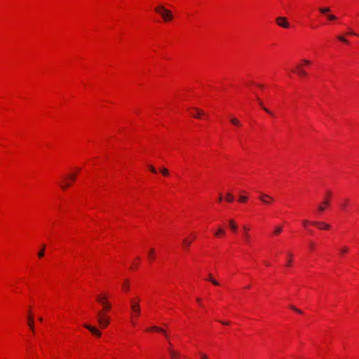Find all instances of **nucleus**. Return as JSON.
I'll list each match as a JSON object with an SVG mask.
<instances>
[{
    "label": "nucleus",
    "mask_w": 359,
    "mask_h": 359,
    "mask_svg": "<svg viewBox=\"0 0 359 359\" xmlns=\"http://www.w3.org/2000/svg\"><path fill=\"white\" fill-rule=\"evenodd\" d=\"M155 11L160 14L165 22L171 20L173 18L172 12L170 10L165 8L163 6H158L156 7Z\"/></svg>",
    "instance_id": "obj_1"
},
{
    "label": "nucleus",
    "mask_w": 359,
    "mask_h": 359,
    "mask_svg": "<svg viewBox=\"0 0 359 359\" xmlns=\"http://www.w3.org/2000/svg\"><path fill=\"white\" fill-rule=\"evenodd\" d=\"M97 322L102 328L107 327L110 323L109 318L102 311H98L97 313Z\"/></svg>",
    "instance_id": "obj_2"
},
{
    "label": "nucleus",
    "mask_w": 359,
    "mask_h": 359,
    "mask_svg": "<svg viewBox=\"0 0 359 359\" xmlns=\"http://www.w3.org/2000/svg\"><path fill=\"white\" fill-rule=\"evenodd\" d=\"M326 196L327 197L324 199V201L318 206L317 210L319 213L323 212L325 210L326 207L330 205L329 198L331 196V192L327 191Z\"/></svg>",
    "instance_id": "obj_3"
},
{
    "label": "nucleus",
    "mask_w": 359,
    "mask_h": 359,
    "mask_svg": "<svg viewBox=\"0 0 359 359\" xmlns=\"http://www.w3.org/2000/svg\"><path fill=\"white\" fill-rule=\"evenodd\" d=\"M312 225L316 226L320 230H329L331 226L324 222L314 221L312 222Z\"/></svg>",
    "instance_id": "obj_4"
},
{
    "label": "nucleus",
    "mask_w": 359,
    "mask_h": 359,
    "mask_svg": "<svg viewBox=\"0 0 359 359\" xmlns=\"http://www.w3.org/2000/svg\"><path fill=\"white\" fill-rule=\"evenodd\" d=\"M84 327L88 329L95 336L100 337L102 335V333L100 330H98L95 327L91 326L88 324H84Z\"/></svg>",
    "instance_id": "obj_5"
},
{
    "label": "nucleus",
    "mask_w": 359,
    "mask_h": 359,
    "mask_svg": "<svg viewBox=\"0 0 359 359\" xmlns=\"http://www.w3.org/2000/svg\"><path fill=\"white\" fill-rule=\"evenodd\" d=\"M277 24L283 28H288L290 27V24L287 22L286 18L285 17H278L276 18Z\"/></svg>",
    "instance_id": "obj_6"
},
{
    "label": "nucleus",
    "mask_w": 359,
    "mask_h": 359,
    "mask_svg": "<svg viewBox=\"0 0 359 359\" xmlns=\"http://www.w3.org/2000/svg\"><path fill=\"white\" fill-rule=\"evenodd\" d=\"M250 230V228L248 225H244L243 226V237L244 240L246 244H251V241L250 239V236L248 234V231Z\"/></svg>",
    "instance_id": "obj_7"
},
{
    "label": "nucleus",
    "mask_w": 359,
    "mask_h": 359,
    "mask_svg": "<svg viewBox=\"0 0 359 359\" xmlns=\"http://www.w3.org/2000/svg\"><path fill=\"white\" fill-rule=\"evenodd\" d=\"M131 309L134 313L135 316H138L140 313V305L137 302H135V301H131Z\"/></svg>",
    "instance_id": "obj_8"
},
{
    "label": "nucleus",
    "mask_w": 359,
    "mask_h": 359,
    "mask_svg": "<svg viewBox=\"0 0 359 359\" xmlns=\"http://www.w3.org/2000/svg\"><path fill=\"white\" fill-rule=\"evenodd\" d=\"M259 199L265 204H269L273 201V198L266 194L261 193Z\"/></svg>",
    "instance_id": "obj_9"
},
{
    "label": "nucleus",
    "mask_w": 359,
    "mask_h": 359,
    "mask_svg": "<svg viewBox=\"0 0 359 359\" xmlns=\"http://www.w3.org/2000/svg\"><path fill=\"white\" fill-rule=\"evenodd\" d=\"M228 223H229V229H231V231L233 233H236L238 231V225H237L236 222H235V220L229 219Z\"/></svg>",
    "instance_id": "obj_10"
},
{
    "label": "nucleus",
    "mask_w": 359,
    "mask_h": 359,
    "mask_svg": "<svg viewBox=\"0 0 359 359\" xmlns=\"http://www.w3.org/2000/svg\"><path fill=\"white\" fill-rule=\"evenodd\" d=\"M296 73L302 77L307 76L306 72L302 68L301 65H298L296 66Z\"/></svg>",
    "instance_id": "obj_11"
},
{
    "label": "nucleus",
    "mask_w": 359,
    "mask_h": 359,
    "mask_svg": "<svg viewBox=\"0 0 359 359\" xmlns=\"http://www.w3.org/2000/svg\"><path fill=\"white\" fill-rule=\"evenodd\" d=\"M27 319H28V326H29V327L30 328V330L32 332H34V318L31 315L30 311L28 313Z\"/></svg>",
    "instance_id": "obj_12"
},
{
    "label": "nucleus",
    "mask_w": 359,
    "mask_h": 359,
    "mask_svg": "<svg viewBox=\"0 0 359 359\" xmlns=\"http://www.w3.org/2000/svg\"><path fill=\"white\" fill-rule=\"evenodd\" d=\"M283 230V226L281 224L276 225L273 228V231L272 232V235L278 236L279 235Z\"/></svg>",
    "instance_id": "obj_13"
},
{
    "label": "nucleus",
    "mask_w": 359,
    "mask_h": 359,
    "mask_svg": "<svg viewBox=\"0 0 359 359\" xmlns=\"http://www.w3.org/2000/svg\"><path fill=\"white\" fill-rule=\"evenodd\" d=\"M225 234H226V231L222 226H219L217 230L214 233V235L217 238L224 236H225Z\"/></svg>",
    "instance_id": "obj_14"
},
{
    "label": "nucleus",
    "mask_w": 359,
    "mask_h": 359,
    "mask_svg": "<svg viewBox=\"0 0 359 359\" xmlns=\"http://www.w3.org/2000/svg\"><path fill=\"white\" fill-rule=\"evenodd\" d=\"M194 110L196 111V114H193V116H194V118H201V116L203 114H204V111H203V110H201V109H197V108H194Z\"/></svg>",
    "instance_id": "obj_15"
},
{
    "label": "nucleus",
    "mask_w": 359,
    "mask_h": 359,
    "mask_svg": "<svg viewBox=\"0 0 359 359\" xmlns=\"http://www.w3.org/2000/svg\"><path fill=\"white\" fill-rule=\"evenodd\" d=\"M170 355L172 359H177L178 358L180 357V353L172 350V349L170 350Z\"/></svg>",
    "instance_id": "obj_16"
},
{
    "label": "nucleus",
    "mask_w": 359,
    "mask_h": 359,
    "mask_svg": "<svg viewBox=\"0 0 359 359\" xmlns=\"http://www.w3.org/2000/svg\"><path fill=\"white\" fill-rule=\"evenodd\" d=\"M257 100H258V102H259V104L263 108V109L266 112L268 113L269 114L271 115V116H274V114H273V112L271 111H270L269 109H268L267 108H266L264 105H263V102L261 100H259V98H257Z\"/></svg>",
    "instance_id": "obj_17"
},
{
    "label": "nucleus",
    "mask_w": 359,
    "mask_h": 359,
    "mask_svg": "<svg viewBox=\"0 0 359 359\" xmlns=\"http://www.w3.org/2000/svg\"><path fill=\"white\" fill-rule=\"evenodd\" d=\"M319 11L322 14H327L330 11V9L329 7L320 8Z\"/></svg>",
    "instance_id": "obj_18"
},
{
    "label": "nucleus",
    "mask_w": 359,
    "mask_h": 359,
    "mask_svg": "<svg viewBox=\"0 0 359 359\" xmlns=\"http://www.w3.org/2000/svg\"><path fill=\"white\" fill-rule=\"evenodd\" d=\"M231 122L232 124L235 125V126H241V123L240 122V121L236 118H233L231 119Z\"/></svg>",
    "instance_id": "obj_19"
},
{
    "label": "nucleus",
    "mask_w": 359,
    "mask_h": 359,
    "mask_svg": "<svg viewBox=\"0 0 359 359\" xmlns=\"http://www.w3.org/2000/svg\"><path fill=\"white\" fill-rule=\"evenodd\" d=\"M107 299V297L105 296H97V301H98L99 302H100L102 305H103V302H106L105 299Z\"/></svg>",
    "instance_id": "obj_20"
},
{
    "label": "nucleus",
    "mask_w": 359,
    "mask_h": 359,
    "mask_svg": "<svg viewBox=\"0 0 359 359\" xmlns=\"http://www.w3.org/2000/svg\"><path fill=\"white\" fill-rule=\"evenodd\" d=\"M226 201L229 202H232L234 200L233 196L231 193H228L226 196Z\"/></svg>",
    "instance_id": "obj_21"
},
{
    "label": "nucleus",
    "mask_w": 359,
    "mask_h": 359,
    "mask_svg": "<svg viewBox=\"0 0 359 359\" xmlns=\"http://www.w3.org/2000/svg\"><path fill=\"white\" fill-rule=\"evenodd\" d=\"M208 280L211 281L215 285H219V283L212 278L211 274L208 275Z\"/></svg>",
    "instance_id": "obj_22"
},
{
    "label": "nucleus",
    "mask_w": 359,
    "mask_h": 359,
    "mask_svg": "<svg viewBox=\"0 0 359 359\" xmlns=\"http://www.w3.org/2000/svg\"><path fill=\"white\" fill-rule=\"evenodd\" d=\"M160 172H161L162 173V175H164V176H168V175H169V171H168V169H166V168H161V169H160Z\"/></svg>",
    "instance_id": "obj_23"
},
{
    "label": "nucleus",
    "mask_w": 359,
    "mask_h": 359,
    "mask_svg": "<svg viewBox=\"0 0 359 359\" xmlns=\"http://www.w3.org/2000/svg\"><path fill=\"white\" fill-rule=\"evenodd\" d=\"M312 222H311V221H309V220L304 219V220H303V221H302V224H303V226H304L306 229H307L308 225H309V224H312Z\"/></svg>",
    "instance_id": "obj_24"
},
{
    "label": "nucleus",
    "mask_w": 359,
    "mask_h": 359,
    "mask_svg": "<svg viewBox=\"0 0 359 359\" xmlns=\"http://www.w3.org/2000/svg\"><path fill=\"white\" fill-rule=\"evenodd\" d=\"M150 330H156V331H158V332H161L163 334H165V330H163L162 328H160V327H156V326H154V327H151Z\"/></svg>",
    "instance_id": "obj_25"
},
{
    "label": "nucleus",
    "mask_w": 359,
    "mask_h": 359,
    "mask_svg": "<svg viewBox=\"0 0 359 359\" xmlns=\"http://www.w3.org/2000/svg\"><path fill=\"white\" fill-rule=\"evenodd\" d=\"M327 18L330 21H334V20H337V17L332 14H327Z\"/></svg>",
    "instance_id": "obj_26"
},
{
    "label": "nucleus",
    "mask_w": 359,
    "mask_h": 359,
    "mask_svg": "<svg viewBox=\"0 0 359 359\" xmlns=\"http://www.w3.org/2000/svg\"><path fill=\"white\" fill-rule=\"evenodd\" d=\"M103 306L105 310H109L111 309V305L109 302H103Z\"/></svg>",
    "instance_id": "obj_27"
},
{
    "label": "nucleus",
    "mask_w": 359,
    "mask_h": 359,
    "mask_svg": "<svg viewBox=\"0 0 359 359\" xmlns=\"http://www.w3.org/2000/svg\"><path fill=\"white\" fill-rule=\"evenodd\" d=\"M337 39H338L339 41H342V42H344V43H348V40H347L346 39H345V38H344V36H337Z\"/></svg>",
    "instance_id": "obj_28"
},
{
    "label": "nucleus",
    "mask_w": 359,
    "mask_h": 359,
    "mask_svg": "<svg viewBox=\"0 0 359 359\" xmlns=\"http://www.w3.org/2000/svg\"><path fill=\"white\" fill-rule=\"evenodd\" d=\"M199 355H200L201 359H209L208 356L205 353H200Z\"/></svg>",
    "instance_id": "obj_29"
},
{
    "label": "nucleus",
    "mask_w": 359,
    "mask_h": 359,
    "mask_svg": "<svg viewBox=\"0 0 359 359\" xmlns=\"http://www.w3.org/2000/svg\"><path fill=\"white\" fill-rule=\"evenodd\" d=\"M247 200H248V198H247L246 196H241V197L239 198V201H240V202H241V203H244V202H245Z\"/></svg>",
    "instance_id": "obj_30"
},
{
    "label": "nucleus",
    "mask_w": 359,
    "mask_h": 359,
    "mask_svg": "<svg viewBox=\"0 0 359 359\" xmlns=\"http://www.w3.org/2000/svg\"><path fill=\"white\" fill-rule=\"evenodd\" d=\"M149 170H150L153 173H156V170L155 169V168H154L153 165H149Z\"/></svg>",
    "instance_id": "obj_31"
},
{
    "label": "nucleus",
    "mask_w": 359,
    "mask_h": 359,
    "mask_svg": "<svg viewBox=\"0 0 359 359\" xmlns=\"http://www.w3.org/2000/svg\"><path fill=\"white\" fill-rule=\"evenodd\" d=\"M69 183H64L62 184H61V187L63 189H66L67 187H69Z\"/></svg>",
    "instance_id": "obj_32"
},
{
    "label": "nucleus",
    "mask_w": 359,
    "mask_h": 359,
    "mask_svg": "<svg viewBox=\"0 0 359 359\" xmlns=\"http://www.w3.org/2000/svg\"><path fill=\"white\" fill-rule=\"evenodd\" d=\"M290 308H291L292 309H293L294 311H296V312H297V313H302V311L301 310H299V309H298L295 308V307H294V306H290Z\"/></svg>",
    "instance_id": "obj_33"
},
{
    "label": "nucleus",
    "mask_w": 359,
    "mask_h": 359,
    "mask_svg": "<svg viewBox=\"0 0 359 359\" xmlns=\"http://www.w3.org/2000/svg\"><path fill=\"white\" fill-rule=\"evenodd\" d=\"M68 179L74 181L76 180V175H70L67 177Z\"/></svg>",
    "instance_id": "obj_34"
},
{
    "label": "nucleus",
    "mask_w": 359,
    "mask_h": 359,
    "mask_svg": "<svg viewBox=\"0 0 359 359\" xmlns=\"http://www.w3.org/2000/svg\"><path fill=\"white\" fill-rule=\"evenodd\" d=\"M153 254H154V251L152 250L149 251L148 257H149V259H152Z\"/></svg>",
    "instance_id": "obj_35"
},
{
    "label": "nucleus",
    "mask_w": 359,
    "mask_h": 359,
    "mask_svg": "<svg viewBox=\"0 0 359 359\" xmlns=\"http://www.w3.org/2000/svg\"><path fill=\"white\" fill-rule=\"evenodd\" d=\"M302 62H303V63L304 65H309L311 64V62L309 60H306V59L303 60Z\"/></svg>",
    "instance_id": "obj_36"
},
{
    "label": "nucleus",
    "mask_w": 359,
    "mask_h": 359,
    "mask_svg": "<svg viewBox=\"0 0 359 359\" xmlns=\"http://www.w3.org/2000/svg\"><path fill=\"white\" fill-rule=\"evenodd\" d=\"M43 255H44V250H43L39 251V253H38V256H39V257H42L43 256Z\"/></svg>",
    "instance_id": "obj_37"
},
{
    "label": "nucleus",
    "mask_w": 359,
    "mask_h": 359,
    "mask_svg": "<svg viewBox=\"0 0 359 359\" xmlns=\"http://www.w3.org/2000/svg\"><path fill=\"white\" fill-rule=\"evenodd\" d=\"M191 243V241L189 239H185L184 240V244L186 245H190Z\"/></svg>",
    "instance_id": "obj_38"
},
{
    "label": "nucleus",
    "mask_w": 359,
    "mask_h": 359,
    "mask_svg": "<svg viewBox=\"0 0 359 359\" xmlns=\"http://www.w3.org/2000/svg\"><path fill=\"white\" fill-rule=\"evenodd\" d=\"M347 202H348V201H347V200H346V201H344V203L341 205V206H342V208H344V209H345V208H346Z\"/></svg>",
    "instance_id": "obj_39"
},
{
    "label": "nucleus",
    "mask_w": 359,
    "mask_h": 359,
    "mask_svg": "<svg viewBox=\"0 0 359 359\" xmlns=\"http://www.w3.org/2000/svg\"><path fill=\"white\" fill-rule=\"evenodd\" d=\"M124 287H126V288L128 287V280H126L125 284H124Z\"/></svg>",
    "instance_id": "obj_40"
},
{
    "label": "nucleus",
    "mask_w": 359,
    "mask_h": 359,
    "mask_svg": "<svg viewBox=\"0 0 359 359\" xmlns=\"http://www.w3.org/2000/svg\"><path fill=\"white\" fill-rule=\"evenodd\" d=\"M306 229H307L308 233H309V234H313V231H312L311 229H308V228H307Z\"/></svg>",
    "instance_id": "obj_41"
},
{
    "label": "nucleus",
    "mask_w": 359,
    "mask_h": 359,
    "mask_svg": "<svg viewBox=\"0 0 359 359\" xmlns=\"http://www.w3.org/2000/svg\"><path fill=\"white\" fill-rule=\"evenodd\" d=\"M221 323L224 324V325H229V322H224V321H220Z\"/></svg>",
    "instance_id": "obj_42"
},
{
    "label": "nucleus",
    "mask_w": 359,
    "mask_h": 359,
    "mask_svg": "<svg viewBox=\"0 0 359 359\" xmlns=\"http://www.w3.org/2000/svg\"><path fill=\"white\" fill-rule=\"evenodd\" d=\"M219 201H222V195H219Z\"/></svg>",
    "instance_id": "obj_43"
},
{
    "label": "nucleus",
    "mask_w": 359,
    "mask_h": 359,
    "mask_svg": "<svg viewBox=\"0 0 359 359\" xmlns=\"http://www.w3.org/2000/svg\"><path fill=\"white\" fill-rule=\"evenodd\" d=\"M348 34H351V35H356V34H355V33H354V32H349Z\"/></svg>",
    "instance_id": "obj_44"
},
{
    "label": "nucleus",
    "mask_w": 359,
    "mask_h": 359,
    "mask_svg": "<svg viewBox=\"0 0 359 359\" xmlns=\"http://www.w3.org/2000/svg\"><path fill=\"white\" fill-rule=\"evenodd\" d=\"M39 320L40 322H42V321H43V318H42L41 317H39Z\"/></svg>",
    "instance_id": "obj_45"
},
{
    "label": "nucleus",
    "mask_w": 359,
    "mask_h": 359,
    "mask_svg": "<svg viewBox=\"0 0 359 359\" xmlns=\"http://www.w3.org/2000/svg\"><path fill=\"white\" fill-rule=\"evenodd\" d=\"M201 299L200 298H198V299H197V302H201Z\"/></svg>",
    "instance_id": "obj_46"
},
{
    "label": "nucleus",
    "mask_w": 359,
    "mask_h": 359,
    "mask_svg": "<svg viewBox=\"0 0 359 359\" xmlns=\"http://www.w3.org/2000/svg\"><path fill=\"white\" fill-rule=\"evenodd\" d=\"M140 299L137 298V299H135V302H139Z\"/></svg>",
    "instance_id": "obj_47"
}]
</instances>
